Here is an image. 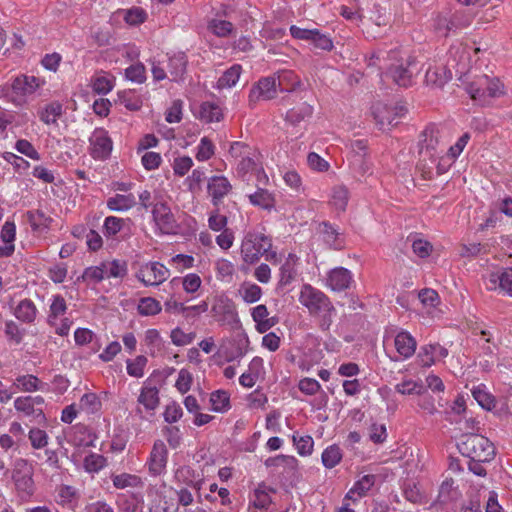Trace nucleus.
<instances>
[{
  "label": "nucleus",
  "mask_w": 512,
  "mask_h": 512,
  "mask_svg": "<svg viewBox=\"0 0 512 512\" xmlns=\"http://www.w3.org/2000/svg\"><path fill=\"white\" fill-rule=\"evenodd\" d=\"M298 300L312 317L318 318L319 328L322 331L330 329L336 316V309L323 291L310 284H304L301 287Z\"/></svg>",
  "instance_id": "nucleus-1"
},
{
  "label": "nucleus",
  "mask_w": 512,
  "mask_h": 512,
  "mask_svg": "<svg viewBox=\"0 0 512 512\" xmlns=\"http://www.w3.org/2000/svg\"><path fill=\"white\" fill-rule=\"evenodd\" d=\"M440 130L437 125L429 124L420 133L418 140V162L416 168L423 179L433 178V165L437 162L442 150L440 149Z\"/></svg>",
  "instance_id": "nucleus-2"
},
{
  "label": "nucleus",
  "mask_w": 512,
  "mask_h": 512,
  "mask_svg": "<svg viewBox=\"0 0 512 512\" xmlns=\"http://www.w3.org/2000/svg\"><path fill=\"white\" fill-rule=\"evenodd\" d=\"M469 71V55L466 51L456 50L450 52V58L448 59L446 66L440 67H429L425 74V81L427 84L435 86H443L449 80L452 79L453 75L462 80Z\"/></svg>",
  "instance_id": "nucleus-3"
},
{
  "label": "nucleus",
  "mask_w": 512,
  "mask_h": 512,
  "mask_svg": "<svg viewBox=\"0 0 512 512\" xmlns=\"http://www.w3.org/2000/svg\"><path fill=\"white\" fill-rule=\"evenodd\" d=\"M457 449L462 456L479 462H491L496 455L494 444L487 437L473 432L459 437Z\"/></svg>",
  "instance_id": "nucleus-4"
},
{
  "label": "nucleus",
  "mask_w": 512,
  "mask_h": 512,
  "mask_svg": "<svg viewBox=\"0 0 512 512\" xmlns=\"http://www.w3.org/2000/svg\"><path fill=\"white\" fill-rule=\"evenodd\" d=\"M390 64L387 70V76L400 87H409L414 83V78L422 70V64L418 61L417 57L409 55L403 59L400 54Z\"/></svg>",
  "instance_id": "nucleus-5"
},
{
  "label": "nucleus",
  "mask_w": 512,
  "mask_h": 512,
  "mask_svg": "<svg viewBox=\"0 0 512 512\" xmlns=\"http://www.w3.org/2000/svg\"><path fill=\"white\" fill-rule=\"evenodd\" d=\"M271 248L272 239L269 236L261 232L249 231L241 243L242 260L248 265L255 264Z\"/></svg>",
  "instance_id": "nucleus-6"
},
{
  "label": "nucleus",
  "mask_w": 512,
  "mask_h": 512,
  "mask_svg": "<svg viewBox=\"0 0 512 512\" xmlns=\"http://www.w3.org/2000/svg\"><path fill=\"white\" fill-rule=\"evenodd\" d=\"M34 468L25 459H16L12 469V480L18 496L27 501L35 493L36 487L33 479Z\"/></svg>",
  "instance_id": "nucleus-7"
},
{
  "label": "nucleus",
  "mask_w": 512,
  "mask_h": 512,
  "mask_svg": "<svg viewBox=\"0 0 512 512\" xmlns=\"http://www.w3.org/2000/svg\"><path fill=\"white\" fill-rule=\"evenodd\" d=\"M294 76L291 71H283L278 76V84L275 77H264L258 80L250 89L249 92V105L255 106L259 101H267L276 97L277 86L280 87L281 91L284 80L291 79Z\"/></svg>",
  "instance_id": "nucleus-8"
},
{
  "label": "nucleus",
  "mask_w": 512,
  "mask_h": 512,
  "mask_svg": "<svg viewBox=\"0 0 512 512\" xmlns=\"http://www.w3.org/2000/svg\"><path fill=\"white\" fill-rule=\"evenodd\" d=\"M466 90L472 99L484 104L489 98L503 95L504 85L498 78L480 75L468 83Z\"/></svg>",
  "instance_id": "nucleus-9"
},
{
  "label": "nucleus",
  "mask_w": 512,
  "mask_h": 512,
  "mask_svg": "<svg viewBox=\"0 0 512 512\" xmlns=\"http://www.w3.org/2000/svg\"><path fill=\"white\" fill-rule=\"evenodd\" d=\"M407 112L403 105L389 106L377 104L373 108L374 119L380 130L386 131L398 124V120Z\"/></svg>",
  "instance_id": "nucleus-10"
},
{
  "label": "nucleus",
  "mask_w": 512,
  "mask_h": 512,
  "mask_svg": "<svg viewBox=\"0 0 512 512\" xmlns=\"http://www.w3.org/2000/svg\"><path fill=\"white\" fill-rule=\"evenodd\" d=\"M112 139L104 128H96L89 137V153L95 160H106L111 155Z\"/></svg>",
  "instance_id": "nucleus-11"
},
{
  "label": "nucleus",
  "mask_w": 512,
  "mask_h": 512,
  "mask_svg": "<svg viewBox=\"0 0 512 512\" xmlns=\"http://www.w3.org/2000/svg\"><path fill=\"white\" fill-rule=\"evenodd\" d=\"M168 463V449L165 443L158 439L155 440L145 463L148 473L152 477H158L166 472Z\"/></svg>",
  "instance_id": "nucleus-12"
},
{
  "label": "nucleus",
  "mask_w": 512,
  "mask_h": 512,
  "mask_svg": "<svg viewBox=\"0 0 512 512\" xmlns=\"http://www.w3.org/2000/svg\"><path fill=\"white\" fill-rule=\"evenodd\" d=\"M169 277V270L160 262H148L136 273V278L145 286H158Z\"/></svg>",
  "instance_id": "nucleus-13"
},
{
  "label": "nucleus",
  "mask_w": 512,
  "mask_h": 512,
  "mask_svg": "<svg viewBox=\"0 0 512 512\" xmlns=\"http://www.w3.org/2000/svg\"><path fill=\"white\" fill-rule=\"evenodd\" d=\"M152 216L156 226L163 234H175L178 228L177 221L170 209L164 202H158L153 206Z\"/></svg>",
  "instance_id": "nucleus-14"
},
{
  "label": "nucleus",
  "mask_w": 512,
  "mask_h": 512,
  "mask_svg": "<svg viewBox=\"0 0 512 512\" xmlns=\"http://www.w3.org/2000/svg\"><path fill=\"white\" fill-rule=\"evenodd\" d=\"M214 319L221 325L231 324L236 321L237 311L235 304L227 297H219L211 308Z\"/></svg>",
  "instance_id": "nucleus-15"
},
{
  "label": "nucleus",
  "mask_w": 512,
  "mask_h": 512,
  "mask_svg": "<svg viewBox=\"0 0 512 512\" xmlns=\"http://www.w3.org/2000/svg\"><path fill=\"white\" fill-rule=\"evenodd\" d=\"M232 190V185L225 176H212L208 180L207 191L211 197V202L218 207L225 196Z\"/></svg>",
  "instance_id": "nucleus-16"
},
{
  "label": "nucleus",
  "mask_w": 512,
  "mask_h": 512,
  "mask_svg": "<svg viewBox=\"0 0 512 512\" xmlns=\"http://www.w3.org/2000/svg\"><path fill=\"white\" fill-rule=\"evenodd\" d=\"M353 282L350 270L344 267L331 269L327 274L326 286L332 291L341 292L348 289Z\"/></svg>",
  "instance_id": "nucleus-17"
},
{
  "label": "nucleus",
  "mask_w": 512,
  "mask_h": 512,
  "mask_svg": "<svg viewBox=\"0 0 512 512\" xmlns=\"http://www.w3.org/2000/svg\"><path fill=\"white\" fill-rule=\"evenodd\" d=\"M318 232L322 236L324 243L334 250H341L345 246L344 238L338 229L327 221H323L319 224Z\"/></svg>",
  "instance_id": "nucleus-18"
},
{
  "label": "nucleus",
  "mask_w": 512,
  "mask_h": 512,
  "mask_svg": "<svg viewBox=\"0 0 512 512\" xmlns=\"http://www.w3.org/2000/svg\"><path fill=\"white\" fill-rule=\"evenodd\" d=\"M448 356V350L438 343L424 345L420 348L418 360L423 367H430L436 360Z\"/></svg>",
  "instance_id": "nucleus-19"
},
{
  "label": "nucleus",
  "mask_w": 512,
  "mask_h": 512,
  "mask_svg": "<svg viewBox=\"0 0 512 512\" xmlns=\"http://www.w3.org/2000/svg\"><path fill=\"white\" fill-rule=\"evenodd\" d=\"M376 479L377 476L374 474H367L362 476L347 492L346 498L355 502L366 496L371 488L375 485Z\"/></svg>",
  "instance_id": "nucleus-20"
},
{
  "label": "nucleus",
  "mask_w": 512,
  "mask_h": 512,
  "mask_svg": "<svg viewBox=\"0 0 512 512\" xmlns=\"http://www.w3.org/2000/svg\"><path fill=\"white\" fill-rule=\"evenodd\" d=\"M489 289H499L512 296V268H505L499 272H493L489 276Z\"/></svg>",
  "instance_id": "nucleus-21"
},
{
  "label": "nucleus",
  "mask_w": 512,
  "mask_h": 512,
  "mask_svg": "<svg viewBox=\"0 0 512 512\" xmlns=\"http://www.w3.org/2000/svg\"><path fill=\"white\" fill-rule=\"evenodd\" d=\"M41 81L35 76L20 75L12 82V89L17 95H31L40 87Z\"/></svg>",
  "instance_id": "nucleus-22"
},
{
  "label": "nucleus",
  "mask_w": 512,
  "mask_h": 512,
  "mask_svg": "<svg viewBox=\"0 0 512 512\" xmlns=\"http://www.w3.org/2000/svg\"><path fill=\"white\" fill-rule=\"evenodd\" d=\"M252 318L256 323V330L259 333H265L276 325L277 320L275 317L269 318V312L265 305L260 304L252 309Z\"/></svg>",
  "instance_id": "nucleus-23"
},
{
  "label": "nucleus",
  "mask_w": 512,
  "mask_h": 512,
  "mask_svg": "<svg viewBox=\"0 0 512 512\" xmlns=\"http://www.w3.org/2000/svg\"><path fill=\"white\" fill-rule=\"evenodd\" d=\"M394 344L399 355L405 359L413 356L417 347L414 337L406 331H401L396 335Z\"/></svg>",
  "instance_id": "nucleus-24"
},
{
  "label": "nucleus",
  "mask_w": 512,
  "mask_h": 512,
  "mask_svg": "<svg viewBox=\"0 0 512 512\" xmlns=\"http://www.w3.org/2000/svg\"><path fill=\"white\" fill-rule=\"evenodd\" d=\"M187 63V57L182 52L169 57L167 62V70L171 80L178 81L183 78L186 72Z\"/></svg>",
  "instance_id": "nucleus-25"
},
{
  "label": "nucleus",
  "mask_w": 512,
  "mask_h": 512,
  "mask_svg": "<svg viewBox=\"0 0 512 512\" xmlns=\"http://www.w3.org/2000/svg\"><path fill=\"white\" fill-rule=\"evenodd\" d=\"M68 441L78 447H88L92 445L93 437L87 426L77 424L71 427V434Z\"/></svg>",
  "instance_id": "nucleus-26"
},
{
  "label": "nucleus",
  "mask_w": 512,
  "mask_h": 512,
  "mask_svg": "<svg viewBox=\"0 0 512 512\" xmlns=\"http://www.w3.org/2000/svg\"><path fill=\"white\" fill-rule=\"evenodd\" d=\"M198 117L205 123L219 122L223 119V112L217 103L206 101L200 105Z\"/></svg>",
  "instance_id": "nucleus-27"
},
{
  "label": "nucleus",
  "mask_w": 512,
  "mask_h": 512,
  "mask_svg": "<svg viewBox=\"0 0 512 512\" xmlns=\"http://www.w3.org/2000/svg\"><path fill=\"white\" fill-rule=\"evenodd\" d=\"M37 308L32 300L23 299L14 309L15 317L24 323H32L36 319L37 316Z\"/></svg>",
  "instance_id": "nucleus-28"
},
{
  "label": "nucleus",
  "mask_w": 512,
  "mask_h": 512,
  "mask_svg": "<svg viewBox=\"0 0 512 512\" xmlns=\"http://www.w3.org/2000/svg\"><path fill=\"white\" fill-rule=\"evenodd\" d=\"M313 107L306 102H302L286 112L285 120L289 124L296 126L306 118L311 117Z\"/></svg>",
  "instance_id": "nucleus-29"
},
{
  "label": "nucleus",
  "mask_w": 512,
  "mask_h": 512,
  "mask_svg": "<svg viewBox=\"0 0 512 512\" xmlns=\"http://www.w3.org/2000/svg\"><path fill=\"white\" fill-rule=\"evenodd\" d=\"M266 467H283L287 473L294 474L298 469V460L290 455L269 457L264 462Z\"/></svg>",
  "instance_id": "nucleus-30"
},
{
  "label": "nucleus",
  "mask_w": 512,
  "mask_h": 512,
  "mask_svg": "<svg viewBox=\"0 0 512 512\" xmlns=\"http://www.w3.org/2000/svg\"><path fill=\"white\" fill-rule=\"evenodd\" d=\"M104 277L109 278H124L127 275L128 267L125 260L114 259L113 261L102 262Z\"/></svg>",
  "instance_id": "nucleus-31"
},
{
  "label": "nucleus",
  "mask_w": 512,
  "mask_h": 512,
  "mask_svg": "<svg viewBox=\"0 0 512 512\" xmlns=\"http://www.w3.org/2000/svg\"><path fill=\"white\" fill-rule=\"evenodd\" d=\"M67 311V304L63 296L57 294L52 297L51 304L49 307V313L47 316V323L54 327L58 318L64 316Z\"/></svg>",
  "instance_id": "nucleus-32"
},
{
  "label": "nucleus",
  "mask_w": 512,
  "mask_h": 512,
  "mask_svg": "<svg viewBox=\"0 0 512 512\" xmlns=\"http://www.w3.org/2000/svg\"><path fill=\"white\" fill-rule=\"evenodd\" d=\"M79 499L77 489L70 485H60L57 488L56 501L59 505L72 508L76 505Z\"/></svg>",
  "instance_id": "nucleus-33"
},
{
  "label": "nucleus",
  "mask_w": 512,
  "mask_h": 512,
  "mask_svg": "<svg viewBox=\"0 0 512 512\" xmlns=\"http://www.w3.org/2000/svg\"><path fill=\"white\" fill-rule=\"evenodd\" d=\"M249 201L252 205L271 211L275 207V198L272 193L266 189L259 188L255 193L249 195Z\"/></svg>",
  "instance_id": "nucleus-34"
},
{
  "label": "nucleus",
  "mask_w": 512,
  "mask_h": 512,
  "mask_svg": "<svg viewBox=\"0 0 512 512\" xmlns=\"http://www.w3.org/2000/svg\"><path fill=\"white\" fill-rule=\"evenodd\" d=\"M136 205V198L133 194H116L107 200V207L112 211H126Z\"/></svg>",
  "instance_id": "nucleus-35"
},
{
  "label": "nucleus",
  "mask_w": 512,
  "mask_h": 512,
  "mask_svg": "<svg viewBox=\"0 0 512 512\" xmlns=\"http://www.w3.org/2000/svg\"><path fill=\"white\" fill-rule=\"evenodd\" d=\"M39 117L45 124H56L57 120L63 114V106L58 101H53L47 104L39 112Z\"/></svg>",
  "instance_id": "nucleus-36"
},
{
  "label": "nucleus",
  "mask_w": 512,
  "mask_h": 512,
  "mask_svg": "<svg viewBox=\"0 0 512 512\" xmlns=\"http://www.w3.org/2000/svg\"><path fill=\"white\" fill-rule=\"evenodd\" d=\"M343 454L340 447L336 444L328 446L322 453V464L327 469L336 467L342 460Z\"/></svg>",
  "instance_id": "nucleus-37"
},
{
  "label": "nucleus",
  "mask_w": 512,
  "mask_h": 512,
  "mask_svg": "<svg viewBox=\"0 0 512 512\" xmlns=\"http://www.w3.org/2000/svg\"><path fill=\"white\" fill-rule=\"evenodd\" d=\"M349 166L354 176L358 179L367 175L371 170V165L366 158V155H350Z\"/></svg>",
  "instance_id": "nucleus-38"
},
{
  "label": "nucleus",
  "mask_w": 512,
  "mask_h": 512,
  "mask_svg": "<svg viewBox=\"0 0 512 512\" xmlns=\"http://www.w3.org/2000/svg\"><path fill=\"white\" fill-rule=\"evenodd\" d=\"M138 402L147 410H155L159 405V391L156 387H143Z\"/></svg>",
  "instance_id": "nucleus-39"
},
{
  "label": "nucleus",
  "mask_w": 512,
  "mask_h": 512,
  "mask_svg": "<svg viewBox=\"0 0 512 512\" xmlns=\"http://www.w3.org/2000/svg\"><path fill=\"white\" fill-rule=\"evenodd\" d=\"M241 65L235 64L227 69L217 81V87L219 89L233 87L241 75Z\"/></svg>",
  "instance_id": "nucleus-40"
},
{
  "label": "nucleus",
  "mask_w": 512,
  "mask_h": 512,
  "mask_svg": "<svg viewBox=\"0 0 512 512\" xmlns=\"http://www.w3.org/2000/svg\"><path fill=\"white\" fill-rule=\"evenodd\" d=\"M441 22L445 24V36H447L448 33L451 31L454 32L457 29L465 28L470 24L468 19H463L458 13L453 14V16L450 19L439 18L437 20L436 26V29L438 31L441 30Z\"/></svg>",
  "instance_id": "nucleus-41"
},
{
  "label": "nucleus",
  "mask_w": 512,
  "mask_h": 512,
  "mask_svg": "<svg viewBox=\"0 0 512 512\" xmlns=\"http://www.w3.org/2000/svg\"><path fill=\"white\" fill-rule=\"evenodd\" d=\"M113 486L117 489H125L128 487H140L143 485L141 478L137 475L122 473L112 475Z\"/></svg>",
  "instance_id": "nucleus-42"
},
{
  "label": "nucleus",
  "mask_w": 512,
  "mask_h": 512,
  "mask_svg": "<svg viewBox=\"0 0 512 512\" xmlns=\"http://www.w3.org/2000/svg\"><path fill=\"white\" fill-rule=\"evenodd\" d=\"M102 403L96 393H85L79 401L80 410L87 414H95L101 409Z\"/></svg>",
  "instance_id": "nucleus-43"
},
{
  "label": "nucleus",
  "mask_w": 512,
  "mask_h": 512,
  "mask_svg": "<svg viewBox=\"0 0 512 512\" xmlns=\"http://www.w3.org/2000/svg\"><path fill=\"white\" fill-rule=\"evenodd\" d=\"M160 302L152 297H143L139 300L137 310L142 316H154L161 311Z\"/></svg>",
  "instance_id": "nucleus-44"
},
{
  "label": "nucleus",
  "mask_w": 512,
  "mask_h": 512,
  "mask_svg": "<svg viewBox=\"0 0 512 512\" xmlns=\"http://www.w3.org/2000/svg\"><path fill=\"white\" fill-rule=\"evenodd\" d=\"M293 444L301 456H309L313 452L314 441L310 435L300 436L298 433L292 436Z\"/></svg>",
  "instance_id": "nucleus-45"
},
{
  "label": "nucleus",
  "mask_w": 512,
  "mask_h": 512,
  "mask_svg": "<svg viewBox=\"0 0 512 512\" xmlns=\"http://www.w3.org/2000/svg\"><path fill=\"white\" fill-rule=\"evenodd\" d=\"M210 402L215 412H225L230 408V397L226 391L217 390L211 393Z\"/></svg>",
  "instance_id": "nucleus-46"
},
{
  "label": "nucleus",
  "mask_w": 512,
  "mask_h": 512,
  "mask_svg": "<svg viewBox=\"0 0 512 512\" xmlns=\"http://www.w3.org/2000/svg\"><path fill=\"white\" fill-rule=\"evenodd\" d=\"M31 401V396L18 397L14 401V407L18 412H22L26 416L35 415L36 417H44L42 409L33 408Z\"/></svg>",
  "instance_id": "nucleus-47"
},
{
  "label": "nucleus",
  "mask_w": 512,
  "mask_h": 512,
  "mask_svg": "<svg viewBox=\"0 0 512 512\" xmlns=\"http://www.w3.org/2000/svg\"><path fill=\"white\" fill-rule=\"evenodd\" d=\"M16 387L24 392H33L41 389V381L38 377L27 374L16 378Z\"/></svg>",
  "instance_id": "nucleus-48"
},
{
  "label": "nucleus",
  "mask_w": 512,
  "mask_h": 512,
  "mask_svg": "<svg viewBox=\"0 0 512 512\" xmlns=\"http://www.w3.org/2000/svg\"><path fill=\"white\" fill-rule=\"evenodd\" d=\"M240 293L246 303H255L260 300L262 289L254 283H243L240 288Z\"/></svg>",
  "instance_id": "nucleus-49"
},
{
  "label": "nucleus",
  "mask_w": 512,
  "mask_h": 512,
  "mask_svg": "<svg viewBox=\"0 0 512 512\" xmlns=\"http://www.w3.org/2000/svg\"><path fill=\"white\" fill-rule=\"evenodd\" d=\"M125 220L115 216H108L104 220L103 230L107 238L116 236L123 228Z\"/></svg>",
  "instance_id": "nucleus-50"
},
{
  "label": "nucleus",
  "mask_w": 512,
  "mask_h": 512,
  "mask_svg": "<svg viewBox=\"0 0 512 512\" xmlns=\"http://www.w3.org/2000/svg\"><path fill=\"white\" fill-rule=\"evenodd\" d=\"M349 199V191L347 187L339 185L333 188L332 204L338 210L344 211L346 209Z\"/></svg>",
  "instance_id": "nucleus-51"
},
{
  "label": "nucleus",
  "mask_w": 512,
  "mask_h": 512,
  "mask_svg": "<svg viewBox=\"0 0 512 512\" xmlns=\"http://www.w3.org/2000/svg\"><path fill=\"white\" fill-rule=\"evenodd\" d=\"M400 54V50L393 49L390 51H386L384 49H378L370 55L368 61V66H377L381 61H390L391 59H396V57Z\"/></svg>",
  "instance_id": "nucleus-52"
},
{
  "label": "nucleus",
  "mask_w": 512,
  "mask_h": 512,
  "mask_svg": "<svg viewBox=\"0 0 512 512\" xmlns=\"http://www.w3.org/2000/svg\"><path fill=\"white\" fill-rule=\"evenodd\" d=\"M209 30L218 37H227L233 31V24L230 21L213 19L209 22Z\"/></svg>",
  "instance_id": "nucleus-53"
},
{
  "label": "nucleus",
  "mask_w": 512,
  "mask_h": 512,
  "mask_svg": "<svg viewBox=\"0 0 512 512\" xmlns=\"http://www.w3.org/2000/svg\"><path fill=\"white\" fill-rule=\"evenodd\" d=\"M472 395L482 408L491 410L495 407L494 397L486 392L481 386L473 388Z\"/></svg>",
  "instance_id": "nucleus-54"
},
{
  "label": "nucleus",
  "mask_w": 512,
  "mask_h": 512,
  "mask_svg": "<svg viewBox=\"0 0 512 512\" xmlns=\"http://www.w3.org/2000/svg\"><path fill=\"white\" fill-rule=\"evenodd\" d=\"M106 464V459L100 454L91 453L84 459L83 465L87 472L94 473L100 471Z\"/></svg>",
  "instance_id": "nucleus-55"
},
{
  "label": "nucleus",
  "mask_w": 512,
  "mask_h": 512,
  "mask_svg": "<svg viewBox=\"0 0 512 512\" xmlns=\"http://www.w3.org/2000/svg\"><path fill=\"white\" fill-rule=\"evenodd\" d=\"M146 364L147 358L143 355L137 356L134 360H127V373L130 376L140 378L144 374Z\"/></svg>",
  "instance_id": "nucleus-56"
},
{
  "label": "nucleus",
  "mask_w": 512,
  "mask_h": 512,
  "mask_svg": "<svg viewBox=\"0 0 512 512\" xmlns=\"http://www.w3.org/2000/svg\"><path fill=\"white\" fill-rule=\"evenodd\" d=\"M310 42L315 48L324 51H331L334 47L332 39L328 35L321 33L318 29H314Z\"/></svg>",
  "instance_id": "nucleus-57"
},
{
  "label": "nucleus",
  "mask_w": 512,
  "mask_h": 512,
  "mask_svg": "<svg viewBox=\"0 0 512 512\" xmlns=\"http://www.w3.org/2000/svg\"><path fill=\"white\" fill-rule=\"evenodd\" d=\"M214 144L212 141L203 137L197 148L196 159L198 161H207L214 155Z\"/></svg>",
  "instance_id": "nucleus-58"
},
{
  "label": "nucleus",
  "mask_w": 512,
  "mask_h": 512,
  "mask_svg": "<svg viewBox=\"0 0 512 512\" xmlns=\"http://www.w3.org/2000/svg\"><path fill=\"white\" fill-rule=\"evenodd\" d=\"M29 440L35 449H42L48 444V435L46 431L39 428H32L29 431Z\"/></svg>",
  "instance_id": "nucleus-59"
},
{
  "label": "nucleus",
  "mask_w": 512,
  "mask_h": 512,
  "mask_svg": "<svg viewBox=\"0 0 512 512\" xmlns=\"http://www.w3.org/2000/svg\"><path fill=\"white\" fill-rule=\"evenodd\" d=\"M119 102L130 111H137L142 106L140 98L134 96L131 92L122 91L118 93Z\"/></svg>",
  "instance_id": "nucleus-60"
},
{
  "label": "nucleus",
  "mask_w": 512,
  "mask_h": 512,
  "mask_svg": "<svg viewBox=\"0 0 512 512\" xmlns=\"http://www.w3.org/2000/svg\"><path fill=\"white\" fill-rule=\"evenodd\" d=\"M126 78L132 82L143 83L146 80L145 67L143 64L138 63L129 66L125 70Z\"/></svg>",
  "instance_id": "nucleus-61"
},
{
  "label": "nucleus",
  "mask_w": 512,
  "mask_h": 512,
  "mask_svg": "<svg viewBox=\"0 0 512 512\" xmlns=\"http://www.w3.org/2000/svg\"><path fill=\"white\" fill-rule=\"evenodd\" d=\"M26 218L33 230H38L40 227L46 226V222L48 221L45 213L41 210L28 211Z\"/></svg>",
  "instance_id": "nucleus-62"
},
{
  "label": "nucleus",
  "mask_w": 512,
  "mask_h": 512,
  "mask_svg": "<svg viewBox=\"0 0 512 512\" xmlns=\"http://www.w3.org/2000/svg\"><path fill=\"white\" fill-rule=\"evenodd\" d=\"M192 380L193 378L191 373L186 369H181L178 373V378L176 380L175 387L180 393L185 394L190 390Z\"/></svg>",
  "instance_id": "nucleus-63"
},
{
  "label": "nucleus",
  "mask_w": 512,
  "mask_h": 512,
  "mask_svg": "<svg viewBox=\"0 0 512 512\" xmlns=\"http://www.w3.org/2000/svg\"><path fill=\"white\" fill-rule=\"evenodd\" d=\"M16 150L33 160H39L40 154L34 146L26 139H20L15 144Z\"/></svg>",
  "instance_id": "nucleus-64"
}]
</instances>
